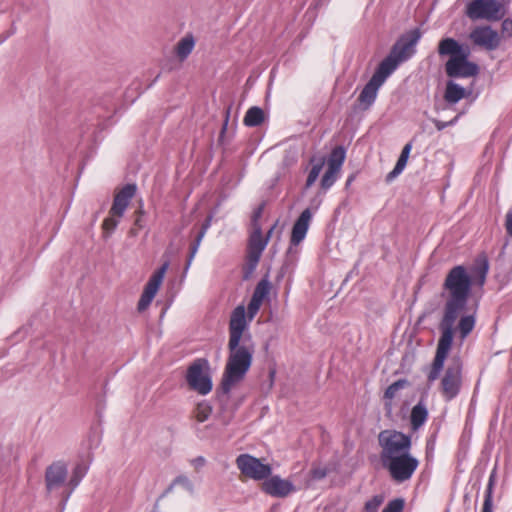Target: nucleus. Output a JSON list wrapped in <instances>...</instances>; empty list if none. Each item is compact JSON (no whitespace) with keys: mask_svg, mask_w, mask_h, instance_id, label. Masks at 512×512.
<instances>
[{"mask_svg":"<svg viewBox=\"0 0 512 512\" xmlns=\"http://www.w3.org/2000/svg\"><path fill=\"white\" fill-rule=\"evenodd\" d=\"M489 262L486 256L479 257L470 272L463 265L451 268L442 284L441 297L445 299L442 318L438 329L440 337L437 342L435 357L427 375L429 383L438 379L445 360L458 333L461 342L473 331L476 324L475 313L464 314L472 285L482 287L486 281Z\"/></svg>","mask_w":512,"mask_h":512,"instance_id":"1","label":"nucleus"},{"mask_svg":"<svg viewBox=\"0 0 512 512\" xmlns=\"http://www.w3.org/2000/svg\"><path fill=\"white\" fill-rule=\"evenodd\" d=\"M228 351L221 383L216 390V396L223 404L228 402L232 387L242 381L249 371L255 353V343L251 335H246L242 342H228Z\"/></svg>","mask_w":512,"mask_h":512,"instance_id":"2","label":"nucleus"},{"mask_svg":"<svg viewBox=\"0 0 512 512\" xmlns=\"http://www.w3.org/2000/svg\"><path fill=\"white\" fill-rule=\"evenodd\" d=\"M438 53L440 56H449L445 63V73L450 78L476 77L480 72L478 64L469 61L470 47L453 38L442 39L438 44Z\"/></svg>","mask_w":512,"mask_h":512,"instance_id":"3","label":"nucleus"},{"mask_svg":"<svg viewBox=\"0 0 512 512\" xmlns=\"http://www.w3.org/2000/svg\"><path fill=\"white\" fill-rule=\"evenodd\" d=\"M381 447L380 460H388L401 454L410 453L411 436L397 430H383L378 435Z\"/></svg>","mask_w":512,"mask_h":512,"instance_id":"4","label":"nucleus"},{"mask_svg":"<svg viewBox=\"0 0 512 512\" xmlns=\"http://www.w3.org/2000/svg\"><path fill=\"white\" fill-rule=\"evenodd\" d=\"M210 365L206 358L195 359L187 368L186 381L190 389L201 395L211 392L213 384L209 375Z\"/></svg>","mask_w":512,"mask_h":512,"instance_id":"5","label":"nucleus"},{"mask_svg":"<svg viewBox=\"0 0 512 512\" xmlns=\"http://www.w3.org/2000/svg\"><path fill=\"white\" fill-rule=\"evenodd\" d=\"M267 245L268 238H263L262 228H252L247 244L245 264L242 268L244 280H248L256 270Z\"/></svg>","mask_w":512,"mask_h":512,"instance_id":"6","label":"nucleus"},{"mask_svg":"<svg viewBox=\"0 0 512 512\" xmlns=\"http://www.w3.org/2000/svg\"><path fill=\"white\" fill-rule=\"evenodd\" d=\"M382 466L389 472V475L396 483L408 481L419 466V461L410 453L384 460Z\"/></svg>","mask_w":512,"mask_h":512,"instance_id":"7","label":"nucleus"},{"mask_svg":"<svg viewBox=\"0 0 512 512\" xmlns=\"http://www.w3.org/2000/svg\"><path fill=\"white\" fill-rule=\"evenodd\" d=\"M463 362L459 355L451 357L441 380V392L448 401L455 398L462 385Z\"/></svg>","mask_w":512,"mask_h":512,"instance_id":"8","label":"nucleus"},{"mask_svg":"<svg viewBox=\"0 0 512 512\" xmlns=\"http://www.w3.org/2000/svg\"><path fill=\"white\" fill-rule=\"evenodd\" d=\"M467 16L472 20H500L504 17V6L498 0H473L467 5Z\"/></svg>","mask_w":512,"mask_h":512,"instance_id":"9","label":"nucleus"},{"mask_svg":"<svg viewBox=\"0 0 512 512\" xmlns=\"http://www.w3.org/2000/svg\"><path fill=\"white\" fill-rule=\"evenodd\" d=\"M236 465L240 472L253 480L267 479L271 473L272 468L269 464H264L259 458L250 454H241L236 458Z\"/></svg>","mask_w":512,"mask_h":512,"instance_id":"10","label":"nucleus"},{"mask_svg":"<svg viewBox=\"0 0 512 512\" xmlns=\"http://www.w3.org/2000/svg\"><path fill=\"white\" fill-rule=\"evenodd\" d=\"M421 37L419 29H413L403 34L392 46L390 53L400 62L408 60L415 52L414 46Z\"/></svg>","mask_w":512,"mask_h":512,"instance_id":"11","label":"nucleus"},{"mask_svg":"<svg viewBox=\"0 0 512 512\" xmlns=\"http://www.w3.org/2000/svg\"><path fill=\"white\" fill-rule=\"evenodd\" d=\"M68 468L65 462L55 461L45 470V486L47 493H52L66 485Z\"/></svg>","mask_w":512,"mask_h":512,"instance_id":"12","label":"nucleus"},{"mask_svg":"<svg viewBox=\"0 0 512 512\" xmlns=\"http://www.w3.org/2000/svg\"><path fill=\"white\" fill-rule=\"evenodd\" d=\"M261 489L266 494L277 498H285L296 491V487L291 481L282 479L278 475L269 476L265 479Z\"/></svg>","mask_w":512,"mask_h":512,"instance_id":"13","label":"nucleus"},{"mask_svg":"<svg viewBox=\"0 0 512 512\" xmlns=\"http://www.w3.org/2000/svg\"><path fill=\"white\" fill-rule=\"evenodd\" d=\"M247 328L245 318V308L242 305L237 306L231 313L229 322V341L228 342H242L246 335L244 333Z\"/></svg>","mask_w":512,"mask_h":512,"instance_id":"14","label":"nucleus"},{"mask_svg":"<svg viewBox=\"0 0 512 512\" xmlns=\"http://www.w3.org/2000/svg\"><path fill=\"white\" fill-rule=\"evenodd\" d=\"M136 191V184L128 183L124 185L118 192H116L109 214L122 218L130 201L135 196Z\"/></svg>","mask_w":512,"mask_h":512,"instance_id":"15","label":"nucleus"},{"mask_svg":"<svg viewBox=\"0 0 512 512\" xmlns=\"http://www.w3.org/2000/svg\"><path fill=\"white\" fill-rule=\"evenodd\" d=\"M470 39L474 44L484 47L487 50H495L500 44L498 32L493 30L490 26L475 28L470 34Z\"/></svg>","mask_w":512,"mask_h":512,"instance_id":"16","label":"nucleus"},{"mask_svg":"<svg viewBox=\"0 0 512 512\" xmlns=\"http://www.w3.org/2000/svg\"><path fill=\"white\" fill-rule=\"evenodd\" d=\"M311 218H312V213L309 208H306L305 210L302 211V213L297 218V220L295 221V223L292 227V232H291V237H290L291 245L296 246L303 241V239L305 238V236L307 234Z\"/></svg>","mask_w":512,"mask_h":512,"instance_id":"17","label":"nucleus"},{"mask_svg":"<svg viewBox=\"0 0 512 512\" xmlns=\"http://www.w3.org/2000/svg\"><path fill=\"white\" fill-rule=\"evenodd\" d=\"M400 63L401 62L389 52V54L379 63L372 75V78L383 85L386 79L396 70Z\"/></svg>","mask_w":512,"mask_h":512,"instance_id":"18","label":"nucleus"},{"mask_svg":"<svg viewBox=\"0 0 512 512\" xmlns=\"http://www.w3.org/2000/svg\"><path fill=\"white\" fill-rule=\"evenodd\" d=\"M381 86L382 84L377 82L372 77L366 83L357 99L363 110H367L372 106L376 100L378 90Z\"/></svg>","mask_w":512,"mask_h":512,"instance_id":"19","label":"nucleus"},{"mask_svg":"<svg viewBox=\"0 0 512 512\" xmlns=\"http://www.w3.org/2000/svg\"><path fill=\"white\" fill-rule=\"evenodd\" d=\"M169 267V261H165L161 267L156 270L151 277L149 278L148 282L146 283L143 292L155 297L161 283L163 282L164 275Z\"/></svg>","mask_w":512,"mask_h":512,"instance_id":"20","label":"nucleus"},{"mask_svg":"<svg viewBox=\"0 0 512 512\" xmlns=\"http://www.w3.org/2000/svg\"><path fill=\"white\" fill-rule=\"evenodd\" d=\"M466 96L467 91L464 87L460 86L452 80L447 81L444 92V100L448 104H456Z\"/></svg>","mask_w":512,"mask_h":512,"instance_id":"21","label":"nucleus"},{"mask_svg":"<svg viewBox=\"0 0 512 512\" xmlns=\"http://www.w3.org/2000/svg\"><path fill=\"white\" fill-rule=\"evenodd\" d=\"M428 410L422 401H419L410 414V424L414 431L418 430L427 420Z\"/></svg>","mask_w":512,"mask_h":512,"instance_id":"22","label":"nucleus"},{"mask_svg":"<svg viewBox=\"0 0 512 512\" xmlns=\"http://www.w3.org/2000/svg\"><path fill=\"white\" fill-rule=\"evenodd\" d=\"M497 482V471L494 468L489 476L488 484L484 494V501L481 512H493V491Z\"/></svg>","mask_w":512,"mask_h":512,"instance_id":"23","label":"nucleus"},{"mask_svg":"<svg viewBox=\"0 0 512 512\" xmlns=\"http://www.w3.org/2000/svg\"><path fill=\"white\" fill-rule=\"evenodd\" d=\"M412 149V143H407L402 151H401V154L396 162V165L395 167L393 168V170L391 172H389L386 176V181L387 182H390L392 181L394 178H396L399 174L402 173V171L404 170L406 164H407V161H408V158H409V154H410V151Z\"/></svg>","mask_w":512,"mask_h":512,"instance_id":"24","label":"nucleus"},{"mask_svg":"<svg viewBox=\"0 0 512 512\" xmlns=\"http://www.w3.org/2000/svg\"><path fill=\"white\" fill-rule=\"evenodd\" d=\"M86 472H87V467L83 464H77L74 467V469L72 471V475L70 477V480L67 483V486L69 487V489L63 497L64 502H66L68 500V498L70 497L73 490L79 485L82 478L85 476Z\"/></svg>","mask_w":512,"mask_h":512,"instance_id":"25","label":"nucleus"},{"mask_svg":"<svg viewBox=\"0 0 512 512\" xmlns=\"http://www.w3.org/2000/svg\"><path fill=\"white\" fill-rule=\"evenodd\" d=\"M265 120V113L262 108L258 106L250 107L243 119V123L247 127L260 126Z\"/></svg>","mask_w":512,"mask_h":512,"instance_id":"26","label":"nucleus"},{"mask_svg":"<svg viewBox=\"0 0 512 512\" xmlns=\"http://www.w3.org/2000/svg\"><path fill=\"white\" fill-rule=\"evenodd\" d=\"M195 46V41L192 35H187L183 37L175 47V53L177 57L183 61L185 60L189 54L192 52Z\"/></svg>","mask_w":512,"mask_h":512,"instance_id":"27","label":"nucleus"},{"mask_svg":"<svg viewBox=\"0 0 512 512\" xmlns=\"http://www.w3.org/2000/svg\"><path fill=\"white\" fill-rule=\"evenodd\" d=\"M346 157V150L343 146H336L328 157V167L340 171Z\"/></svg>","mask_w":512,"mask_h":512,"instance_id":"28","label":"nucleus"},{"mask_svg":"<svg viewBox=\"0 0 512 512\" xmlns=\"http://www.w3.org/2000/svg\"><path fill=\"white\" fill-rule=\"evenodd\" d=\"M270 289H271V283L268 279V274H266L257 283L251 298L256 299L260 302H263V300L268 296Z\"/></svg>","mask_w":512,"mask_h":512,"instance_id":"29","label":"nucleus"},{"mask_svg":"<svg viewBox=\"0 0 512 512\" xmlns=\"http://www.w3.org/2000/svg\"><path fill=\"white\" fill-rule=\"evenodd\" d=\"M145 211L143 210L142 205L135 211V220L133 226L128 232L130 237H136L141 229H143L146 225V221L144 219Z\"/></svg>","mask_w":512,"mask_h":512,"instance_id":"30","label":"nucleus"},{"mask_svg":"<svg viewBox=\"0 0 512 512\" xmlns=\"http://www.w3.org/2000/svg\"><path fill=\"white\" fill-rule=\"evenodd\" d=\"M120 218L118 216H112L109 214L108 217H106L102 223V229H103V237L105 239L109 238L110 235L115 231L119 224Z\"/></svg>","mask_w":512,"mask_h":512,"instance_id":"31","label":"nucleus"},{"mask_svg":"<svg viewBox=\"0 0 512 512\" xmlns=\"http://www.w3.org/2000/svg\"><path fill=\"white\" fill-rule=\"evenodd\" d=\"M409 385L408 380L406 379H399L395 382H393L391 385L387 387L384 393V398L388 400H392L397 392Z\"/></svg>","mask_w":512,"mask_h":512,"instance_id":"32","label":"nucleus"},{"mask_svg":"<svg viewBox=\"0 0 512 512\" xmlns=\"http://www.w3.org/2000/svg\"><path fill=\"white\" fill-rule=\"evenodd\" d=\"M204 232L203 231H199L197 236L195 237L194 241L191 243L190 245V249H189V255H188V258H187V261H186V265H185V268H184V271L186 272L191 263H192V260L194 259L197 251H198V248L200 246V243L204 237Z\"/></svg>","mask_w":512,"mask_h":512,"instance_id":"33","label":"nucleus"},{"mask_svg":"<svg viewBox=\"0 0 512 512\" xmlns=\"http://www.w3.org/2000/svg\"><path fill=\"white\" fill-rule=\"evenodd\" d=\"M212 413V407L206 401L197 404L195 409V417L198 422L206 421Z\"/></svg>","mask_w":512,"mask_h":512,"instance_id":"34","label":"nucleus"},{"mask_svg":"<svg viewBox=\"0 0 512 512\" xmlns=\"http://www.w3.org/2000/svg\"><path fill=\"white\" fill-rule=\"evenodd\" d=\"M339 171L327 167L324 175L322 176L320 185L323 190H328L336 181Z\"/></svg>","mask_w":512,"mask_h":512,"instance_id":"35","label":"nucleus"},{"mask_svg":"<svg viewBox=\"0 0 512 512\" xmlns=\"http://www.w3.org/2000/svg\"><path fill=\"white\" fill-rule=\"evenodd\" d=\"M322 167H323V162L314 164L312 166L311 170L309 171L307 180H306V184H305L306 188H310L315 183V181L317 180V178L322 170Z\"/></svg>","mask_w":512,"mask_h":512,"instance_id":"36","label":"nucleus"},{"mask_svg":"<svg viewBox=\"0 0 512 512\" xmlns=\"http://www.w3.org/2000/svg\"><path fill=\"white\" fill-rule=\"evenodd\" d=\"M405 501L403 498H395L388 502L382 512H402Z\"/></svg>","mask_w":512,"mask_h":512,"instance_id":"37","label":"nucleus"},{"mask_svg":"<svg viewBox=\"0 0 512 512\" xmlns=\"http://www.w3.org/2000/svg\"><path fill=\"white\" fill-rule=\"evenodd\" d=\"M383 501V496L375 495L365 503L364 509L366 512H377Z\"/></svg>","mask_w":512,"mask_h":512,"instance_id":"38","label":"nucleus"},{"mask_svg":"<svg viewBox=\"0 0 512 512\" xmlns=\"http://www.w3.org/2000/svg\"><path fill=\"white\" fill-rule=\"evenodd\" d=\"M153 298H154L153 296L148 295V294L142 292L141 297H140V299L138 301V304H137L138 311L139 312L145 311L149 307V305L151 304Z\"/></svg>","mask_w":512,"mask_h":512,"instance_id":"39","label":"nucleus"},{"mask_svg":"<svg viewBox=\"0 0 512 512\" xmlns=\"http://www.w3.org/2000/svg\"><path fill=\"white\" fill-rule=\"evenodd\" d=\"M262 305V302L251 298L250 302L248 304L247 310H248V317L252 319L259 311L260 307Z\"/></svg>","mask_w":512,"mask_h":512,"instance_id":"40","label":"nucleus"},{"mask_svg":"<svg viewBox=\"0 0 512 512\" xmlns=\"http://www.w3.org/2000/svg\"><path fill=\"white\" fill-rule=\"evenodd\" d=\"M263 209H264V204H261L257 209L254 210L252 217H251L252 228L261 227V225L259 223V219L262 216Z\"/></svg>","mask_w":512,"mask_h":512,"instance_id":"41","label":"nucleus"},{"mask_svg":"<svg viewBox=\"0 0 512 512\" xmlns=\"http://www.w3.org/2000/svg\"><path fill=\"white\" fill-rule=\"evenodd\" d=\"M458 118H459V116L457 115V116L454 117V119H452L451 121H448V122H443V121H440L438 119H433L432 122L434 123L435 127L437 128V130L441 131V130L445 129L446 127L451 126L454 123H456Z\"/></svg>","mask_w":512,"mask_h":512,"instance_id":"42","label":"nucleus"},{"mask_svg":"<svg viewBox=\"0 0 512 512\" xmlns=\"http://www.w3.org/2000/svg\"><path fill=\"white\" fill-rule=\"evenodd\" d=\"M502 33L508 37L512 35V20L511 19H504L502 24Z\"/></svg>","mask_w":512,"mask_h":512,"instance_id":"43","label":"nucleus"},{"mask_svg":"<svg viewBox=\"0 0 512 512\" xmlns=\"http://www.w3.org/2000/svg\"><path fill=\"white\" fill-rule=\"evenodd\" d=\"M230 110H231V107L229 106L225 111V119H224L223 126L221 128V131H220L219 140H222L226 133L228 121H229V117H230Z\"/></svg>","mask_w":512,"mask_h":512,"instance_id":"44","label":"nucleus"},{"mask_svg":"<svg viewBox=\"0 0 512 512\" xmlns=\"http://www.w3.org/2000/svg\"><path fill=\"white\" fill-rule=\"evenodd\" d=\"M505 228H506L507 234L512 237V211H509L506 214Z\"/></svg>","mask_w":512,"mask_h":512,"instance_id":"45","label":"nucleus"},{"mask_svg":"<svg viewBox=\"0 0 512 512\" xmlns=\"http://www.w3.org/2000/svg\"><path fill=\"white\" fill-rule=\"evenodd\" d=\"M188 483H189V480L186 476H182V475L178 476L173 480L172 484L168 488V491H170L175 484H188Z\"/></svg>","mask_w":512,"mask_h":512,"instance_id":"46","label":"nucleus"},{"mask_svg":"<svg viewBox=\"0 0 512 512\" xmlns=\"http://www.w3.org/2000/svg\"><path fill=\"white\" fill-rule=\"evenodd\" d=\"M192 463L195 467H202L205 464V459L202 456L196 457L192 460Z\"/></svg>","mask_w":512,"mask_h":512,"instance_id":"47","label":"nucleus"},{"mask_svg":"<svg viewBox=\"0 0 512 512\" xmlns=\"http://www.w3.org/2000/svg\"><path fill=\"white\" fill-rule=\"evenodd\" d=\"M277 224H278V221H276V222L274 223V225H273V226L268 230V232L266 233V235H265V236H263V238H268V242L270 241V238H271V236H272V233H273L274 229L276 228Z\"/></svg>","mask_w":512,"mask_h":512,"instance_id":"48","label":"nucleus"},{"mask_svg":"<svg viewBox=\"0 0 512 512\" xmlns=\"http://www.w3.org/2000/svg\"><path fill=\"white\" fill-rule=\"evenodd\" d=\"M210 226V219H206L205 222L202 224V227L199 231H203L204 234L206 233L207 229Z\"/></svg>","mask_w":512,"mask_h":512,"instance_id":"49","label":"nucleus"},{"mask_svg":"<svg viewBox=\"0 0 512 512\" xmlns=\"http://www.w3.org/2000/svg\"><path fill=\"white\" fill-rule=\"evenodd\" d=\"M325 475L326 473L324 471L315 470L313 473V476L318 479L325 477Z\"/></svg>","mask_w":512,"mask_h":512,"instance_id":"50","label":"nucleus"},{"mask_svg":"<svg viewBox=\"0 0 512 512\" xmlns=\"http://www.w3.org/2000/svg\"><path fill=\"white\" fill-rule=\"evenodd\" d=\"M354 179H355V175H354V174L350 175V176L347 178L346 183H345L346 188H347V187H349V186L352 184V182L354 181Z\"/></svg>","mask_w":512,"mask_h":512,"instance_id":"51","label":"nucleus"}]
</instances>
